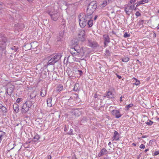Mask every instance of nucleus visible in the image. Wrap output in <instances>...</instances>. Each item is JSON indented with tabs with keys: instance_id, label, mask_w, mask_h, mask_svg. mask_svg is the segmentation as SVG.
Returning <instances> with one entry per match:
<instances>
[{
	"instance_id": "obj_1",
	"label": "nucleus",
	"mask_w": 159,
	"mask_h": 159,
	"mask_svg": "<svg viewBox=\"0 0 159 159\" xmlns=\"http://www.w3.org/2000/svg\"><path fill=\"white\" fill-rule=\"evenodd\" d=\"M97 2L96 1H93L90 2L88 6L86 13L87 15H92V14L96 9Z\"/></svg>"
},
{
	"instance_id": "obj_2",
	"label": "nucleus",
	"mask_w": 159,
	"mask_h": 159,
	"mask_svg": "<svg viewBox=\"0 0 159 159\" xmlns=\"http://www.w3.org/2000/svg\"><path fill=\"white\" fill-rule=\"evenodd\" d=\"M62 56L61 53H58L55 55L53 57L49 60L47 63L48 65H54L60 59Z\"/></svg>"
},
{
	"instance_id": "obj_3",
	"label": "nucleus",
	"mask_w": 159,
	"mask_h": 159,
	"mask_svg": "<svg viewBox=\"0 0 159 159\" xmlns=\"http://www.w3.org/2000/svg\"><path fill=\"white\" fill-rule=\"evenodd\" d=\"M83 16L81 17V16L80 14L79 16V23L80 27L82 28L84 27L87 24L86 15L82 14Z\"/></svg>"
},
{
	"instance_id": "obj_4",
	"label": "nucleus",
	"mask_w": 159,
	"mask_h": 159,
	"mask_svg": "<svg viewBox=\"0 0 159 159\" xmlns=\"http://www.w3.org/2000/svg\"><path fill=\"white\" fill-rule=\"evenodd\" d=\"M47 13L50 15L51 19L54 21L57 20L59 17V14L57 11H48Z\"/></svg>"
},
{
	"instance_id": "obj_5",
	"label": "nucleus",
	"mask_w": 159,
	"mask_h": 159,
	"mask_svg": "<svg viewBox=\"0 0 159 159\" xmlns=\"http://www.w3.org/2000/svg\"><path fill=\"white\" fill-rule=\"evenodd\" d=\"M15 89V87L13 85L10 84L8 86V88L6 89L5 94L11 96V94L13 93Z\"/></svg>"
},
{
	"instance_id": "obj_6",
	"label": "nucleus",
	"mask_w": 159,
	"mask_h": 159,
	"mask_svg": "<svg viewBox=\"0 0 159 159\" xmlns=\"http://www.w3.org/2000/svg\"><path fill=\"white\" fill-rule=\"evenodd\" d=\"M124 8L126 13L128 15H130L132 11V6L130 3H128L127 6L125 7Z\"/></svg>"
},
{
	"instance_id": "obj_7",
	"label": "nucleus",
	"mask_w": 159,
	"mask_h": 159,
	"mask_svg": "<svg viewBox=\"0 0 159 159\" xmlns=\"http://www.w3.org/2000/svg\"><path fill=\"white\" fill-rule=\"evenodd\" d=\"M85 31L84 30H80L78 34V37L79 40L83 42L85 40Z\"/></svg>"
},
{
	"instance_id": "obj_8",
	"label": "nucleus",
	"mask_w": 159,
	"mask_h": 159,
	"mask_svg": "<svg viewBox=\"0 0 159 159\" xmlns=\"http://www.w3.org/2000/svg\"><path fill=\"white\" fill-rule=\"evenodd\" d=\"M93 18V15H87L86 14L87 21H88L87 24L89 27H91L93 25V21L92 19Z\"/></svg>"
},
{
	"instance_id": "obj_9",
	"label": "nucleus",
	"mask_w": 159,
	"mask_h": 159,
	"mask_svg": "<svg viewBox=\"0 0 159 159\" xmlns=\"http://www.w3.org/2000/svg\"><path fill=\"white\" fill-rule=\"evenodd\" d=\"M88 44L89 47L95 48L99 46L98 43L95 41H93L91 40H88Z\"/></svg>"
},
{
	"instance_id": "obj_10",
	"label": "nucleus",
	"mask_w": 159,
	"mask_h": 159,
	"mask_svg": "<svg viewBox=\"0 0 159 159\" xmlns=\"http://www.w3.org/2000/svg\"><path fill=\"white\" fill-rule=\"evenodd\" d=\"M103 38L104 39V47H106L107 46V44L110 42V38L108 35L104 34L103 35Z\"/></svg>"
},
{
	"instance_id": "obj_11",
	"label": "nucleus",
	"mask_w": 159,
	"mask_h": 159,
	"mask_svg": "<svg viewBox=\"0 0 159 159\" xmlns=\"http://www.w3.org/2000/svg\"><path fill=\"white\" fill-rule=\"evenodd\" d=\"M111 113L113 116H115L116 118H117L120 117L121 116L120 111L117 110H112Z\"/></svg>"
},
{
	"instance_id": "obj_12",
	"label": "nucleus",
	"mask_w": 159,
	"mask_h": 159,
	"mask_svg": "<svg viewBox=\"0 0 159 159\" xmlns=\"http://www.w3.org/2000/svg\"><path fill=\"white\" fill-rule=\"evenodd\" d=\"M64 33L63 31H60L59 35L58 36L57 38V41H63V38L65 36Z\"/></svg>"
},
{
	"instance_id": "obj_13",
	"label": "nucleus",
	"mask_w": 159,
	"mask_h": 159,
	"mask_svg": "<svg viewBox=\"0 0 159 159\" xmlns=\"http://www.w3.org/2000/svg\"><path fill=\"white\" fill-rule=\"evenodd\" d=\"M29 107H27V106L24 103L21 109V112L22 114H25L28 112L29 110Z\"/></svg>"
},
{
	"instance_id": "obj_14",
	"label": "nucleus",
	"mask_w": 159,
	"mask_h": 159,
	"mask_svg": "<svg viewBox=\"0 0 159 159\" xmlns=\"http://www.w3.org/2000/svg\"><path fill=\"white\" fill-rule=\"evenodd\" d=\"M7 44L0 43V54L2 55L3 51L5 49Z\"/></svg>"
},
{
	"instance_id": "obj_15",
	"label": "nucleus",
	"mask_w": 159,
	"mask_h": 159,
	"mask_svg": "<svg viewBox=\"0 0 159 159\" xmlns=\"http://www.w3.org/2000/svg\"><path fill=\"white\" fill-rule=\"evenodd\" d=\"M0 38H1V40L2 41L0 43L6 44V43L7 42V39L6 36L4 34H0Z\"/></svg>"
},
{
	"instance_id": "obj_16",
	"label": "nucleus",
	"mask_w": 159,
	"mask_h": 159,
	"mask_svg": "<svg viewBox=\"0 0 159 159\" xmlns=\"http://www.w3.org/2000/svg\"><path fill=\"white\" fill-rule=\"evenodd\" d=\"M115 95L112 93L111 91H108L105 94V95H104V97H107V98H114Z\"/></svg>"
},
{
	"instance_id": "obj_17",
	"label": "nucleus",
	"mask_w": 159,
	"mask_h": 159,
	"mask_svg": "<svg viewBox=\"0 0 159 159\" xmlns=\"http://www.w3.org/2000/svg\"><path fill=\"white\" fill-rule=\"evenodd\" d=\"M119 136L120 135L118 132L115 131L114 132V135L112 137L113 140H115L116 141L119 140Z\"/></svg>"
},
{
	"instance_id": "obj_18",
	"label": "nucleus",
	"mask_w": 159,
	"mask_h": 159,
	"mask_svg": "<svg viewBox=\"0 0 159 159\" xmlns=\"http://www.w3.org/2000/svg\"><path fill=\"white\" fill-rule=\"evenodd\" d=\"M107 152V150L104 148H103L101 150L100 152L98 154L99 157H101L102 155L106 154Z\"/></svg>"
},
{
	"instance_id": "obj_19",
	"label": "nucleus",
	"mask_w": 159,
	"mask_h": 159,
	"mask_svg": "<svg viewBox=\"0 0 159 159\" xmlns=\"http://www.w3.org/2000/svg\"><path fill=\"white\" fill-rule=\"evenodd\" d=\"M82 51V50L81 49V48L77 50L76 51L74 52L73 51L71 50V52L72 55H77L79 54Z\"/></svg>"
},
{
	"instance_id": "obj_20",
	"label": "nucleus",
	"mask_w": 159,
	"mask_h": 159,
	"mask_svg": "<svg viewBox=\"0 0 159 159\" xmlns=\"http://www.w3.org/2000/svg\"><path fill=\"white\" fill-rule=\"evenodd\" d=\"M47 90L46 88H43L41 89V90L40 92V95L42 97L45 96L47 93Z\"/></svg>"
},
{
	"instance_id": "obj_21",
	"label": "nucleus",
	"mask_w": 159,
	"mask_h": 159,
	"mask_svg": "<svg viewBox=\"0 0 159 159\" xmlns=\"http://www.w3.org/2000/svg\"><path fill=\"white\" fill-rule=\"evenodd\" d=\"M5 5L2 2H0V13L5 11Z\"/></svg>"
},
{
	"instance_id": "obj_22",
	"label": "nucleus",
	"mask_w": 159,
	"mask_h": 159,
	"mask_svg": "<svg viewBox=\"0 0 159 159\" xmlns=\"http://www.w3.org/2000/svg\"><path fill=\"white\" fill-rule=\"evenodd\" d=\"M34 42L31 43L30 44L27 43L24 46L26 50H30L32 48V44H34Z\"/></svg>"
},
{
	"instance_id": "obj_23",
	"label": "nucleus",
	"mask_w": 159,
	"mask_h": 159,
	"mask_svg": "<svg viewBox=\"0 0 159 159\" xmlns=\"http://www.w3.org/2000/svg\"><path fill=\"white\" fill-rule=\"evenodd\" d=\"M11 49L12 51L11 54H14L15 52H18V49L19 48L17 47L14 46L11 48Z\"/></svg>"
},
{
	"instance_id": "obj_24",
	"label": "nucleus",
	"mask_w": 159,
	"mask_h": 159,
	"mask_svg": "<svg viewBox=\"0 0 159 159\" xmlns=\"http://www.w3.org/2000/svg\"><path fill=\"white\" fill-rule=\"evenodd\" d=\"M13 108L14 111L17 113L19 111V106L16 103H15L13 106Z\"/></svg>"
},
{
	"instance_id": "obj_25",
	"label": "nucleus",
	"mask_w": 159,
	"mask_h": 159,
	"mask_svg": "<svg viewBox=\"0 0 159 159\" xmlns=\"http://www.w3.org/2000/svg\"><path fill=\"white\" fill-rule=\"evenodd\" d=\"M148 0H142L138 2L136 5V7H138L141 4L148 3Z\"/></svg>"
},
{
	"instance_id": "obj_26",
	"label": "nucleus",
	"mask_w": 159,
	"mask_h": 159,
	"mask_svg": "<svg viewBox=\"0 0 159 159\" xmlns=\"http://www.w3.org/2000/svg\"><path fill=\"white\" fill-rule=\"evenodd\" d=\"M25 103L30 108L31 107L33 104L32 102L30 100L26 101Z\"/></svg>"
},
{
	"instance_id": "obj_27",
	"label": "nucleus",
	"mask_w": 159,
	"mask_h": 159,
	"mask_svg": "<svg viewBox=\"0 0 159 159\" xmlns=\"http://www.w3.org/2000/svg\"><path fill=\"white\" fill-rule=\"evenodd\" d=\"M73 113L74 115L76 116H78L80 114V111L77 109L74 111Z\"/></svg>"
},
{
	"instance_id": "obj_28",
	"label": "nucleus",
	"mask_w": 159,
	"mask_h": 159,
	"mask_svg": "<svg viewBox=\"0 0 159 159\" xmlns=\"http://www.w3.org/2000/svg\"><path fill=\"white\" fill-rule=\"evenodd\" d=\"M79 84L78 83H76L75 84L74 89L73 90L75 91H77L79 90L80 89Z\"/></svg>"
},
{
	"instance_id": "obj_29",
	"label": "nucleus",
	"mask_w": 159,
	"mask_h": 159,
	"mask_svg": "<svg viewBox=\"0 0 159 159\" xmlns=\"http://www.w3.org/2000/svg\"><path fill=\"white\" fill-rule=\"evenodd\" d=\"M52 98L51 97L50 98H49L47 99V103L48 105V106L49 107H51L52 106V104H51V102H52Z\"/></svg>"
},
{
	"instance_id": "obj_30",
	"label": "nucleus",
	"mask_w": 159,
	"mask_h": 159,
	"mask_svg": "<svg viewBox=\"0 0 159 159\" xmlns=\"http://www.w3.org/2000/svg\"><path fill=\"white\" fill-rule=\"evenodd\" d=\"M63 89V86L61 84H59L57 87V91L60 92L62 91Z\"/></svg>"
},
{
	"instance_id": "obj_31",
	"label": "nucleus",
	"mask_w": 159,
	"mask_h": 159,
	"mask_svg": "<svg viewBox=\"0 0 159 159\" xmlns=\"http://www.w3.org/2000/svg\"><path fill=\"white\" fill-rule=\"evenodd\" d=\"M80 49V46L78 45H75L73 48H71L72 51L74 50V51H76L77 50H78V49Z\"/></svg>"
},
{
	"instance_id": "obj_32",
	"label": "nucleus",
	"mask_w": 159,
	"mask_h": 159,
	"mask_svg": "<svg viewBox=\"0 0 159 159\" xmlns=\"http://www.w3.org/2000/svg\"><path fill=\"white\" fill-rule=\"evenodd\" d=\"M72 44L73 45H75L78 44V40L76 39H74L71 41Z\"/></svg>"
},
{
	"instance_id": "obj_33",
	"label": "nucleus",
	"mask_w": 159,
	"mask_h": 159,
	"mask_svg": "<svg viewBox=\"0 0 159 159\" xmlns=\"http://www.w3.org/2000/svg\"><path fill=\"white\" fill-rule=\"evenodd\" d=\"M107 0H104L103 1L102 4L101 5V8H103V7H105L107 5Z\"/></svg>"
},
{
	"instance_id": "obj_34",
	"label": "nucleus",
	"mask_w": 159,
	"mask_h": 159,
	"mask_svg": "<svg viewBox=\"0 0 159 159\" xmlns=\"http://www.w3.org/2000/svg\"><path fill=\"white\" fill-rule=\"evenodd\" d=\"M129 59L128 57H124L122 58V61L124 62H127L128 61Z\"/></svg>"
},
{
	"instance_id": "obj_35",
	"label": "nucleus",
	"mask_w": 159,
	"mask_h": 159,
	"mask_svg": "<svg viewBox=\"0 0 159 159\" xmlns=\"http://www.w3.org/2000/svg\"><path fill=\"white\" fill-rule=\"evenodd\" d=\"M133 106V105L132 104H130L128 105L127 106L125 107V110L128 111L129 110V109L132 107Z\"/></svg>"
},
{
	"instance_id": "obj_36",
	"label": "nucleus",
	"mask_w": 159,
	"mask_h": 159,
	"mask_svg": "<svg viewBox=\"0 0 159 159\" xmlns=\"http://www.w3.org/2000/svg\"><path fill=\"white\" fill-rule=\"evenodd\" d=\"M0 109L2 110V112L4 113H6L7 112V109L4 106L2 105V107H1Z\"/></svg>"
},
{
	"instance_id": "obj_37",
	"label": "nucleus",
	"mask_w": 159,
	"mask_h": 159,
	"mask_svg": "<svg viewBox=\"0 0 159 159\" xmlns=\"http://www.w3.org/2000/svg\"><path fill=\"white\" fill-rule=\"evenodd\" d=\"M39 136L37 134L34 137L33 140L34 142H35L38 140L39 139Z\"/></svg>"
},
{
	"instance_id": "obj_38",
	"label": "nucleus",
	"mask_w": 159,
	"mask_h": 159,
	"mask_svg": "<svg viewBox=\"0 0 159 159\" xmlns=\"http://www.w3.org/2000/svg\"><path fill=\"white\" fill-rule=\"evenodd\" d=\"M6 133L2 131H0V136L3 138L6 136Z\"/></svg>"
},
{
	"instance_id": "obj_39",
	"label": "nucleus",
	"mask_w": 159,
	"mask_h": 159,
	"mask_svg": "<svg viewBox=\"0 0 159 159\" xmlns=\"http://www.w3.org/2000/svg\"><path fill=\"white\" fill-rule=\"evenodd\" d=\"M60 29H61V31H64V32L65 33V28H66V26H64V25H60Z\"/></svg>"
},
{
	"instance_id": "obj_40",
	"label": "nucleus",
	"mask_w": 159,
	"mask_h": 159,
	"mask_svg": "<svg viewBox=\"0 0 159 159\" xmlns=\"http://www.w3.org/2000/svg\"><path fill=\"white\" fill-rule=\"evenodd\" d=\"M36 94L35 93V94H34V92H33V93H31L30 96V98L31 99H32L36 97Z\"/></svg>"
},
{
	"instance_id": "obj_41",
	"label": "nucleus",
	"mask_w": 159,
	"mask_h": 159,
	"mask_svg": "<svg viewBox=\"0 0 159 159\" xmlns=\"http://www.w3.org/2000/svg\"><path fill=\"white\" fill-rule=\"evenodd\" d=\"M149 121H147L146 123V124L148 125H151L153 123V122L150 120H148Z\"/></svg>"
},
{
	"instance_id": "obj_42",
	"label": "nucleus",
	"mask_w": 159,
	"mask_h": 159,
	"mask_svg": "<svg viewBox=\"0 0 159 159\" xmlns=\"http://www.w3.org/2000/svg\"><path fill=\"white\" fill-rule=\"evenodd\" d=\"M67 134L69 135H72L73 134V130L71 129H70L69 132L67 133Z\"/></svg>"
},
{
	"instance_id": "obj_43",
	"label": "nucleus",
	"mask_w": 159,
	"mask_h": 159,
	"mask_svg": "<svg viewBox=\"0 0 159 159\" xmlns=\"http://www.w3.org/2000/svg\"><path fill=\"white\" fill-rule=\"evenodd\" d=\"M123 36L124 38H127L129 37L130 35L126 32L124 34Z\"/></svg>"
},
{
	"instance_id": "obj_44",
	"label": "nucleus",
	"mask_w": 159,
	"mask_h": 159,
	"mask_svg": "<svg viewBox=\"0 0 159 159\" xmlns=\"http://www.w3.org/2000/svg\"><path fill=\"white\" fill-rule=\"evenodd\" d=\"M134 80H136V82L134 84L136 85H139L140 83V81L139 80H137V79L135 78H134Z\"/></svg>"
},
{
	"instance_id": "obj_45",
	"label": "nucleus",
	"mask_w": 159,
	"mask_h": 159,
	"mask_svg": "<svg viewBox=\"0 0 159 159\" xmlns=\"http://www.w3.org/2000/svg\"><path fill=\"white\" fill-rule=\"evenodd\" d=\"M77 73L79 74L80 76H81L83 74V72L81 70H78Z\"/></svg>"
},
{
	"instance_id": "obj_46",
	"label": "nucleus",
	"mask_w": 159,
	"mask_h": 159,
	"mask_svg": "<svg viewBox=\"0 0 159 159\" xmlns=\"http://www.w3.org/2000/svg\"><path fill=\"white\" fill-rule=\"evenodd\" d=\"M22 98H17V99L16 100V102L17 103H19V102H20V101H22Z\"/></svg>"
},
{
	"instance_id": "obj_47",
	"label": "nucleus",
	"mask_w": 159,
	"mask_h": 159,
	"mask_svg": "<svg viewBox=\"0 0 159 159\" xmlns=\"http://www.w3.org/2000/svg\"><path fill=\"white\" fill-rule=\"evenodd\" d=\"M136 1V0H130L129 2V3H130V4L131 5V4L135 3Z\"/></svg>"
},
{
	"instance_id": "obj_48",
	"label": "nucleus",
	"mask_w": 159,
	"mask_h": 159,
	"mask_svg": "<svg viewBox=\"0 0 159 159\" xmlns=\"http://www.w3.org/2000/svg\"><path fill=\"white\" fill-rule=\"evenodd\" d=\"M135 15L137 16H140L141 14L139 11H137L135 13Z\"/></svg>"
},
{
	"instance_id": "obj_49",
	"label": "nucleus",
	"mask_w": 159,
	"mask_h": 159,
	"mask_svg": "<svg viewBox=\"0 0 159 159\" xmlns=\"http://www.w3.org/2000/svg\"><path fill=\"white\" fill-rule=\"evenodd\" d=\"M61 25H64L66 26V23L65 21L63 20L61 22Z\"/></svg>"
},
{
	"instance_id": "obj_50",
	"label": "nucleus",
	"mask_w": 159,
	"mask_h": 159,
	"mask_svg": "<svg viewBox=\"0 0 159 159\" xmlns=\"http://www.w3.org/2000/svg\"><path fill=\"white\" fill-rule=\"evenodd\" d=\"M145 146L143 145V144H141L140 147L139 148L141 149H144L145 148Z\"/></svg>"
},
{
	"instance_id": "obj_51",
	"label": "nucleus",
	"mask_w": 159,
	"mask_h": 159,
	"mask_svg": "<svg viewBox=\"0 0 159 159\" xmlns=\"http://www.w3.org/2000/svg\"><path fill=\"white\" fill-rule=\"evenodd\" d=\"M135 4H134V5H133V6H132V8H133V9H134V10L136 11L137 9V7H135Z\"/></svg>"
},
{
	"instance_id": "obj_52",
	"label": "nucleus",
	"mask_w": 159,
	"mask_h": 159,
	"mask_svg": "<svg viewBox=\"0 0 159 159\" xmlns=\"http://www.w3.org/2000/svg\"><path fill=\"white\" fill-rule=\"evenodd\" d=\"M159 154V151H157L155 152L154 153V156H156L157 155Z\"/></svg>"
},
{
	"instance_id": "obj_53",
	"label": "nucleus",
	"mask_w": 159,
	"mask_h": 159,
	"mask_svg": "<svg viewBox=\"0 0 159 159\" xmlns=\"http://www.w3.org/2000/svg\"><path fill=\"white\" fill-rule=\"evenodd\" d=\"M117 77H118L119 79H120L121 78V76L118 75L117 74H116Z\"/></svg>"
},
{
	"instance_id": "obj_54",
	"label": "nucleus",
	"mask_w": 159,
	"mask_h": 159,
	"mask_svg": "<svg viewBox=\"0 0 159 159\" xmlns=\"http://www.w3.org/2000/svg\"><path fill=\"white\" fill-rule=\"evenodd\" d=\"M52 158L51 156V155H49L48 156V159H51Z\"/></svg>"
},
{
	"instance_id": "obj_55",
	"label": "nucleus",
	"mask_w": 159,
	"mask_h": 159,
	"mask_svg": "<svg viewBox=\"0 0 159 159\" xmlns=\"http://www.w3.org/2000/svg\"><path fill=\"white\" fill-rule=\"evenodd\" d=\"M71 159H77V158H76L75 156V155H74V156H72Z\"/></svg>"
},
{
	"instance_id": "obj_56",
	"label": "nucleus",
	"mask_w": 159,
	"mask_h": 159,
	"mask_svg": "<svg viewBox=\"0 0 159 159\" xmlns=\"http://www.w3.org/2000/svg\"><path fill=\"white\" fill-rule=\"evenodd\" d=\"M103 159H111V158L109 157H104Z\"/></svg>"
},
{
	"instance_id": "obj_57",
	"label": "nucleus",
	"mask_w": 159,
	"mask_h": 159,
	"mask_svg": "<svg viewBox=\"0 0 159 159\" xmlns=\"http://www.w3.org/2000/svg\"><path fill=\"white\" fill-rule=\"evenodd\" d=\"M144 22V20H141L140 22V24H143Z\"/></svg>"
},
{
	"instance_id": "obj_58",
	"label": "nucleus",
	"mask_w": 159,
	"mask_h": 159,
	"mask_svg": "<svg viewBox=\"0 0 159 159\" xmlns=\"http://www.w3.org/2000/svg\"><path fill=\"white\" fill-rule=\"evenodd\" d=\"M106 52L107 54V53H110V51H109V50H107L106 51Z\"/></svg>"
},
{
	"instance_id": "obj_59",
	"label": "nucleus",
	"mask_w": 159,
	"mask_h": 159,
	"mask_svg": "<svg viewBox=\"0 0 159 159\" xmlns=\"http://www.w3.org/2000/svg\"><path fill=\"white\" fill-rule=\"evenodd\" d=\"M97 17H98V16H97V15H96V16H95V17H94V20H95L97 19Z\"/></svg>"
},
{
	"instance_id": "obj_60",
	"label": "nucleus",
	"mask_w": 159,
	"mask_h": 159,
	"mask_svg": "<svg viewBox=\"0 0 159 159\" xmlns=\"http://www.w3.org/2000/svg\"><path fill=\"white\" fill-rule=\"evenodd\" d=\"M147 137V136L146 135L142 136L141 137V138H146Z\"/></svg>"
},
{
	"instance_id": "obj_61",
	"label": "nucleus",
	"mask_w": 159,
	"mask_h": 159,
	"mask_svg": "<svg viewBox=\"0 0 159 159\" xmlns=\"http://www.w3.org/2000/svg\"><path fill=\"white\" fill-rule=\"evenodd\" d=\"M156 36V33H154L153 34V37H155Z\"/></svg>"
},
{
	"instance_id": "obj_62",
	"label": "nucleus",
	"mask_w": 159,
	"mask_h": 159,
	"mask_svg": "<svg viewBox=\"0 0 159 159\" xmlns=\"http://www.w3.org/2000/svg\"><path fill=\"white\" fill-rule=\"evenodd\" d=\"M64 130L65 131L67 130V129L66 126H65V127H64Z\"/></svg>"
},
{
	"instance_id": "obj_63",
	"label": "nucleus",
	"mask_w": 159,
	"mask_h": 159,
	"mask_svg": "<svg viewBox=\"0 0 159 159\" xmlns=\"http://www.w3.org/2000/svg\"><path fill=\"white\" fill-rule=\"evenodd\" d=\"M94 97L95 98L98 97V95H97L96 94H95Z\"/></svg>"
},
{
	"instance_id": "obj_64",
	"label": "nucleus",
	"mask_w": 159,
	"mask_h": 159,
	"mask_svg": "<svg viewBox=\"0 0 159 159\" xmlns=\"http://www.w3.org/2000/svg\"><path fill=\"white\" fill-rule=\"evenodd\" d=\"M28 1L30 2H33V0H27Z\"/></svg>"
}]
</instances>
